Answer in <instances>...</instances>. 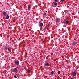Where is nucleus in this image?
Here are the masks:
<instances>
[{
    "instance_id": "obj_14",
    "label": "nucleus",
    "mask_w": 79,
    "mask_h": 79,
    "mask_svg": "<svg viewBox=\"0 0 79 79\" xmlns=\"http://www.w3.org/2000/svg\"><path fill=\"white\" fill-rule=\"evenodd\" d=\"M54 5H55L56 6H57V5L58 4H57V3L55 2L54 3Z\"/></svg>"
},
{
    "instance_id": "obj_19",
    "label": "nucleus",
    "mask_w": 79,
    "mask_h": 79,
    "mask_svg": "<svg viewBox=\"0 0 79 79\" xmlns=\"http://www.w3.org/2000/svg\"><path fill=\"white\" fill-rule=\"evenodd\" d=\"M14 77L15 78V79H16L17 78V77H16V76H14Z\"/></svg>"
},
{
    "instance_id": "obj_22",
    "label": "nucleus",
    "mask_w": 79,
    "mask_h": 79,
    "mask_svg": "<svg viewBox=\"0 0 79 79\" xmlns=\"http://www.w3.org/2000/svg\"><path fill=\"white\" fill-rule=\"evenodd\" d=\"M50 24H48V26H50Z\"/></svg>"
},
{
    "instance_id": "obj_16",
    "label": "nucleus",
    "mask_w": 79,
    "mask_h": 79,
    "mask_svg": "<svg viewBox=\"0 0 79 79\" xmlns=\"http://www.w3.org/2000/svg\"><path fill=\"white\" fill-rule=\"evenodd\" d=\"M27 72L28 73H29L31 72V71L30 70H28Z\"/></svg>"
},
{
    "instance_id": "obj_3",
    "label": "nucleus",
    "mask_w": 79,
    "mask_h": 79,
    "mask_svg": "<svg viewBox=\"0 0 79 79\" xmlns=\"http://www.w3.org/2000/svg\"><path fill=\"white\" fill-rule=\"evenodd\" d=\"M76 73H77L75 71L73 73V76H76Z\"/></svg>"
},
{
    "instance_id": "obj_11",
    "label": "nucleus",
    "mask_w": 79,
    "mask_h": 79,
    "mask_svg": "<svg viewBox=\"0 0 79 79\" xmlns=\"http://www.w3.org/2000/svg\"><path fill=\"white\" fill-rule=\"evenodd\" d=\"M6 19H9V16H8V15H6Z\"/></svg>"
},
{
    "instance_id": "obj_9",
    "label": "nucleus",
    "mask_w": 79,
    "mask_h": 79,
    "mask_svg": "<svg viewBox=\"0 0 79 79\" xmlns=\"http://www.w3.org/2000/svg\"><path fill=\"white\" fill-rule=\"evenodd\" d=\"M3 15H4V16H6L7 15V14L6 13L4 12L3 13Z\"/></svg>"
},
{
    "instance_id": "obj_25",
    "label": "nucleus",
    "mask_w": 79,
    "mask_h": 79,
    "mask_svg": "<svg viewBox=\"0 0 79 79\" xmlns=\"http://www.w3.org/2000/svg\"><path fill=\"white\" fill-rule=\"evenodd\" d=\"M70 79H74L73 78H71Z\"/></svg>"
},
{
    "instance_id": "obj_4",
    "label": "nucleus",
    "mask_w": 79,
    "mask_h": 79,
    "mask_svg": "<svg viewBox=\"0 0 79 79\" xmlns=\"http://www.w3.org/2000/svg\"><path fill=\"white\" fill-rule=\"evenodd\" d=\"M48 64H49L48 63H46L45 64L44 66V67H46V66H48Z\"/></svg>"
},
{
    "instance_id": "obj_18",
    "label": "nucleus",
    "mask_w": 79,
    "mask_h": 79,
    "mask_svg": "<svg viewBox=\"0 0 79 79\" xmlns=\"http://www.w3.org/2000/svg\"><path fill=\"white\" fill-rule=\"evenodd\" d=\"M44 32H45V31H46V28H44V29H43Z\"/></svg>"
},
{
    "instance_id": "obj_24",
    "label": "nucleus",
    "mask_w": 79,
    "mask_h": 79,
    "mask_svg": "<svg viewBox=\"0 0 79 79\" xmlns=\"http://www.w3.org/2000/svg\"><path fill=\"white\" fill-rule=\"evenodd\" d=\"M23 46H24V47H25V46H26L25 45V44H23Z\"/></svg>"
},
{
    "instance_id": "obj_15",
    "label": "nucleus",
    "mask_w": 79,
    "mask_h": 79,
    "mask_svg": "<svg viewBox=\"0 0 79 79\" xmlns=\"http://www.w3.org/2000/svg\"><path fill=\"white\" fill-rule=\"evenodd\" d=\"M43 15L44 16H46V13L45 12H44V14H43Z\"/></svg>"
},
{
    "instance_id": "obj_13",
    "label": "nucleus",
    "mask_w": 79,
    "mask_h": 79,
    "mask_svg": "<svg viewBox=\"0 0 79 79\" xmlns=\"http://www.w3.org/2000/svg\"><path fill=\"white\" fill-rule=\"evenodd\" d=\"M51 74H53L54 73V71H52L51 72Z\"/></svg>"
},
{
    "instance_id": "obj_2",
    "label": "nucleus",
    "mask_w": 79,
    "mask_h": 79,
    "mask_svg": "<svg viewBox=\"0 0 79 79\" xmlns=\"http://www.w3.org/2000/svg\"><path fill=\"white\" fill-rule=\"evenodd\" d=\"M13 72L14 73H17L18 72V69L16 68H15L13 69Z\"/></svg>"
},
{
    "instance_id": "obj_17",
    "label": "nucleus",
    "mask_w": 79,
    "mask_h": 79,
    "mask_svg": "<svg viewBox=\"0 0 79 79\" xmlns=\"http://www.w3.org/2000/svg\"><path fill=\"white\" fill-rule=\"evenodd\" d=\"M61 73V71H59L58 72V73L59 74H60Z\"/></svg>"
},
{
    "instance_id": "obj_26",
    "label": "nucleus",
    "mask_w": 79,
    "mask_h": 79,
    "mask_svg": "<svg viewBox=\"0 0 79 79\" xmlns=\"http://www.w3.org/2000/svg\"><path fill=\"white\" fill-rule=\"evenodd\" d=\"M9 51H10V50H9Z\"/></svg>"
},
{
    "instance_id": "obj_20",
    "label": "nucleus",
    "mask_w": 79,
    "mask_h": 79,
    "mask_svg": "<svg viewBox=\"0 0 79 79\" xmlns=\"http://www.w3.org/2000/svg\"><path fill=\"white\" fill-rule=\"evenodd\" d=\"M55 1L56 2H58V0H55Z\"/></svg>"
},
{
    "instance_id": "obj_6",
    "label": "nucleus",
    "mask_w": 79,
    "mask_h": 79,
    "mask_svg": "<svg viewBox=\"0 0 79 79\" xmlns=\"http://www.w3.org/2000/svg\"><path fill=\"white\" fill-rule=\"evenodd\" d=\"M5 49L6 50H10V48H8V47L7 46H5Z\"/></svg>"
},
{
    "instance_id": "obj_23",
    "label": "nucleus",
    "mask_w": 79,
    "mask_h": 79,
    "mask_svg": "<svg viewBox=\"0 0 79 79\" xmlns=\"http://www.w3.org/2000/svg\"><path fill=\"white\" fill-rule=\"evenodd\" d=\"M64 0H61V1H62V2H64Z\"/></svg>"
},
{
    "instance_id": "obj_1",
    "label": "nucleus",
    "mask_w": 79,
    "mask_h": 79,
    "mask_svg": "<svg viewBox=\"0 0 79 79\" xmlns=\"http://www.w3.org/2000/svg\"><path fill=\"white\" fill-rule=\"evenodd\" d=\"M55 21L56 23H60V19L58 18H56V19Z\"/></svg>"
},
{
    "instance_id": "obj_12",
    "label": "nucleus",
    "mask_w": 79,
    "mask_h": 79,
    "mask_svg": "<svg viewBox=\"0 0 79 79\" xmlns=\"http://www.w3.org/2000/svg\"><path fill=\"white\" fill-rule=\"evenodd\" d=\"M40 26L41 27L43 26V23H41L40 24Z\"/></svg>"
},
{
    "instance_id": "obj_7",
    "label": "nucleus",
    "mask_w": 79,
    "mask_h": 79,
    "mask_svg": "<svg viewBox=\"0 0 79 79\" xmlns=\"http://www.w3.org/2000/svg\"><path fill=\"white\" fill-rule=\"evenodd\" d=\"M31 6L30 5H28V10H30V9L31 8Z\"/></svg>"
},
{
    "instance_id": "obj_8",
    "label": "nucleus",
    "mask_w": 79,
    "mask_h": 79,
    "mask_svg": "<svg viewBox=\"0 0 79 79\" xmlns=\"http://www.w3.org/2000/svg\"><path fill=\"white\" fill-rule=\"evenodd\" d=\"M76 44H77V43L76 42H74L73 43V44H72V45L73 46H74V45H76Z\"/></svg>"
},
{
    "instance_id": "obj_21",
    "label": "nucleus",
    "mask_w": 79,
    "mask_h": 79,
    "mask_svg": "<svg viewBox=\"0 0 79 79\" xmlns=\"http://www.w3.org/2000/svg\"><path fill=\"white\" fill-rule=\"evenodd\" d=\"M64 21H65V22L67 21L66 20V19H65L64 20Z\"/></svg>"
},
{
    "instance_id": "obj_5",
    "label": "nucleus",
    "mask_w": 79,
    "mask_h": 79,
    "mask_svg": "<svg viewBox=\"0 0 79 79\" xmlns=\"http://www.w3.org/2000/svg\"><path fill=\"white\" fill-rule=\"evenodd\" d=\"M15 64L17 65H18V64H19V61L18 60H16L15 61Z\"/></svg>"
},
{
    "instance_id": "obj_10",
    "label": "nucleus",
    "mask_w": 79,
    "mask_h": 79,
    "mask_svg": "<svg viewBox=\"0 0 79 79\" xmlns=\"http://www.w3.org/2000/svg\"><path fill=\"white\" fill-rule=\"evenodd\" d=\"M68 23H69V21H66L65 22V24L66 25H68Z\"/></svg>"
}]
</instances>
